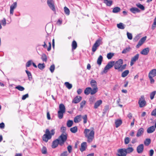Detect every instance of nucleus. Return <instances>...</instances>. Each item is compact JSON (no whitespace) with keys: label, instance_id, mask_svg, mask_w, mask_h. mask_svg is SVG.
Masks as SVG:
<instances>
[{"label":"nucleus","instance_id":"1","mask_svg":"<svg viewBox=\"0 0 156 156\" xmlns=\"http://www.w3.org/2000/svg\"><path fill=\"white\" fill-rule=\"evenodd\" d=\"M67 139V134L66 133L65 134H62L58 138V139L54 140L52 143V147L53 148H56L59 144L61 146H62Z\"/></svg>","mask_w":156,"mask_h":156},{"label":"nucleus","instance_id":"2","mask_svg":"<svg viewBox=\"0 0 156 156\" xmlns=\"http://www.w3.org/2000/svg\"><path fill=\"white\" fill-rule=\"evenodd\" d=\"M84 134L85 137L87 139V142H91L94 137V131L85 129L84 131Z\"/></svg>","mask_w":156,"mask_h":156},{"label":"nucleus","instance_id":"3","mask_svg":"<svg viewBox=\"0 0 156 156\" xmlns=\"http://www.w3.org/2000/svg\"><path fill=\"white\" fill-rule=\"evenodd\" d=\"M123 63V60L121 59H119L115 62L114 65L115 69L118 70L119 72H122L126 69V64L122 65Z\"/></svg>","mask_w":156,"mask_h":156},{"label":"nucleus","instance_id":"4","mask_svg":"<svg viewBox=\"0 0 156 156\" xmlns=\"http://www.w3.org/2000/svg\"><path fill=\"white\" fill-rule=\"evenodd\" d=\"M55 129H52L51 130L50 133L49 130L47 129L46 130L45 134L43 136V140L47 142L48 140L51 138L52 136L54 135L55 133Z\"/></svg>","mask_w":156,"mask_h":156},{"label":"nucleus","instance_id":"5","mask_svg":"<svg viewBox=\"0 0 156 156\" xmlns=\"http://www.w3.org/2000/svg\"><path fill=\"white\" fill-rule=\"evenodd\" d=\"M102 44V39L100 38L96 40L95 43L93 46L92 48V51L93 52H94L96 50L97 48L99 47L101 44Z\"/></svg>","mask_w":156,"mask_h":156},{"label":"nucleus","instance_id":"6","mask_svg":"<svg viewBox=\"0 0 156 156\" xmlns=\"http://www.w3.org/2000/svg\"><path fill=\"white\" fill-rule=\"evenodd\" d=\"M138 103L140 108L144 107L146 105V102L145 100L144 96H141L140 98L139 99Z\"/></svg>","mask_w":156,"mask_h":156},{"label":"nucleus","instance_id":"7","mask_svg":"<svg viewBox=\"0 0 156 156\" xmlns=\"http://www.w3.org/2000/svg\"><path fill=\"white\" fill-rule=\"evenodd\" d=\"M114 61H111L109 62L104 68L103 72L105 73H106L108 72V69L111 68L114 66Z\"/></svg>","mask_w":156,"mask_h":156},{"label":"nucleus","instance_id":"8","mask_svg":"<svg viewBox=\"0 0 156 156\" xmlns=\"http://www.w3.org/2000/svg\"><path fill=\"white\" fill-rule=\"evenodd\" d=\"M47 4L50 8L53 11H55V5L54 4V2L52 0H48Z\"/></svg>","mask_w":156,"mask_h":156},{"label":"nucleus","instance_id":"9","mask_svg":"<svg viewBox=\"0 0 156 156\" xmlns=\"http://www.w3.org/2000/svg\"><path fill=\"white\" fill-rule=\"evenodd\" d=\"M118 152L119 153L117 154L118 156H126L127 154L125 148L119 149Z\"/></svg>","mask_w":156,"mask_h":156},{"label":"nucleus","instance_id":"10","mask_svg":"<svg viewBox=\"0 0 156 156\" xmlns=\"http://www.w3.org/2000/svg\"><path fill=\"white\" fill-rule=\"evenodd\" d=\"M17 6V3L16 2H14L10 7V14L13 15V14L14 10L15 9Z\"/></svg>","mask_w":156,"mask_h":156},{"label":"nucleus","instance_id":"11","mask_svg":"<svg viewBox=\"0 0 156 156\" xmlns=\"http://www.w3.org/2000/svg\"><path fill=\"white\" fill-rule=\"evenodd\" d=\"M144 147L143 144L139 145L137 147L136 150L137 153L139 154L142 153L144 150Z\"/></svg>","mask_w":156,"mask_h":156},{"label":"nucleus","instance_id":"12","mask_svg":"<svg viewBox=\"0 0 156 156\" xmlns=\"http://www.w3.org/2000/svg\"><path fill=\"white\" fill-rule=\"evenodd\" d=\"M82 99V97L80 96H77L75 97L73 100L72 102L73 103L75 104L79 103Z\"/></svg>","mask_w":156,"mask_h":156},{"label":"nucleus","instance_id":"13","mask_svg":"<svg viewBox=\"0 0 156 156\" xmlns=\"http://www.w3.org/2000/svg\"><path fill=\"white\" fill-rule=\"evenodd\" d=\"M82 116L81 115H79L76 116L74 118V122L76 123L80 122L81 120Z\"/></svg>","mask_w":156,"mask_h":156},{"label":"nucleus","instance_id":"14","mask_svg":"<svg viewBox=\"0 0 156 156\" xmlns=\"http://www.w3.org/2000/svg\"><path fill=\"white\" fill-rule=\"evenodd\" d=\"M156 76V69L151 70L149 73L148 76L154 77Z\"/></svg>","mask_w":156,"mask_h":156},{"label":"nucleus","instance_id":"15","mask_svg":"<svg viewBox=\"0 0 156 156\" xmlns=\"http://www.w3.org/2000/svg\"><path fill=\"white\" fill-rule=\"evenodd\" d=\"M149 51V48H147L143 49L140 52V53L143 55H147Z\"/></svg>","mask_w":156,"mask_h":156},{"label":"nucleus","instance_id":"16","mask_svg":"<svg viewBox=\"0 0 156 156\" xmlns=\"http://www.w3.org/2000/svg\"><path fill=\"white\" fill-rule=\"evenodd\" d=\"M130 11L133 13H136L140 12V10L137 8L136 7H132L130 9Z\"/></svg>","mask_w":156,"mask_h":156},{"label":"nucleus","instance_id":"17","mask_svg":"<svg viewBox=\"0 0 156 156\" xmlns=\"http://www.w3.org/2000/svg\"><path fill=\"white\" fill-rule=\"evenodd\" d=\"M144 132V129L143 128H141L139 129L138 130L137 133L136 134V136L137 137H139L143 134Z\"/></svg>","mask_w":156,"mask_h":156},{"label":"nucleus","instance_id":"18","mask_svg":"<svg viewBox=\"0 0 156 156\" xmlns=\"http://www.w3.org/2000/svg\"><path fill=\"white\" fill-rule=\"evenodd\" d=\"M155 129V128L154 126H152L149 127L147 129V132L148 133H151L154 131Z\"/></svg>","mask_w":156,"mask_h":156},{"label":"nucleus","instance_id":"19","mask_svg":"<svg viewBox=\"0 0 156 156\" xmlns=\"http://www.w3.org/2000/svg\"><path fill=\"white\" fill-rule=\"evenodd\" d=\"M59 111L65 112L66 111V108L65 105L62 104H61L59 105Z\"/></svg>","mask_w":156,"mask_h":156},{"label":"nucleus","instance_id":"20","mask_svg":"<svg viewBox=\"0 0 156 156\" xmlns=\"http://www.w3.org/2000/svg\"><path fill=\"white\" fill-rule=\"evenodd\" d=\"M122 123V121L121 120L119 119L116 120L115 122L116 127H118L121 125Z\"/></svg>","mask_w":156,"mask_h":156},{"label":"nucleus","instance_id":"21","mask_svg":"<svg viewBox=\"0 0 156 156\" xmlns=\"http://www.w3.org/2000/svg\"><path fill=\"white\" fill-rule=\"evenodd\" d=\"M102 101L100 100L97 101L95 103L94 105V108H97L102 104Z\"/></svg>","mask_w":156,"mask_h":156},{"label":"nucleus","instance_id":"22","mask_svg":"<svg viewBox=\"0 0 156 156\" xmlns=\"http://www.w3.org/2000/svg\"><path fill=\"white\" fill-rule=\"evenodd\" d=\"M86 143L84 142L81 144L80 150L81 152L84 151L86 149Z\"/></svg>","mask_w":156,"mask_h":156},{"label":"nucleus","instance_id":"23","mask_svg":"<svg viewBox=\"0 0 156 156\" xmlns=\"http://www.w3.org/2000/svg\"><path fill=\"white\" fill-rule=\"evenodd\" d=\"M112 0H104V3L106 4L107 6H110L112 4Z\"/></svg>","mask_w":156,"mask_h":156},{"label":"nucleus","instance_id":"24","mask_svg":"<svg viewBox=\"0 0 156 156\" xmlns=\"http://www.w3.org/2000/svg\"><path fill=\"white\" fill-rule=\"evenodd\" d=\"M91 86L93 87H97V82L94 80H92L90 82Z\"/></svg>","mask_w":156,"mask_h":156},{"label":"nucleus","instance_id":"25","mask_svg":"<svg viewBox=\"0 0 156 156\" xmlns=\"http://www.w3.org/2000/svg\"><path fill=\"white\" fill-rule=\"evenodd\" d=\"M117 26L119 29H124L125 28V26L123 23H119L117 24Z\"/></svg>","mask_w":156,"mask_h":156},{"label":"nucleus","instance_id":"26","mask_svg":"<svg viewBox=\"0 0 156 156\" xmlns=\"http://www.w3.org/2000/svg\"><path fill=\"white\" fill-rule=\"evenodd\" d=\"M91 88L88 87L85 90L84 93L86 95H88L90 94L91 91Z\"/></svg>","mask_w":156,"mask_h":156},{"label":"nucleus","instance_id":"27","mask_svg":"<svg viewBox=\"0 0 156 156\" xmlns=\"http://www.w3.org/2000/svg\"><path fill=\"white\" fill-rule=\"evenodd\" d=\"M103 60V57L101 55H100L99 56V57L98 58L97 61V64L99 65H100L101 64Z\"/></svg>","mask_w":156,"mask_h":156},{"label":"nucleus","instance_id":"28","mask_svg":"<svg viewBox=\"0 0 156 156\" xmlns=\"http://www.w3.org/2000/svg\"><path fill=\"white\" fill-rule=\"evenodd\" d=\"M126 151V154H129L132 152L134 150V149L132 147H129L126 149L125 148Z\"/></svg>","mask_w":156,"mask_h":156},{"label":"nucleus","instance_id":"29","mask_svg":"<svg viewBox=\"0 0 156 156\" xmlns=\"http://www.w3.org/2000/svg\"><path fill=\"white\" fill-rule=\"evenodd\" d=\"M129 73V70H126L122 73L121 76L122 77H125Z\"/></svg>","mask_w":156,"mask_h":156},{"label":"nucleus","instance_id":"30","mask_svg":"<svg viewBox=\"0 0 156 156\" xmlns=\"http://www.w3.org/2000/svg\"><path fill=\"white\" fill-rule=\"evenodd\" d=\"M98 91V88L97 87H94L92 89L91 91L90 94L93 95L95 94Z\"/></svg>","mask_w":156,"mask_h":156},{"label":"nucleus","instance_id":"31","mask_svg":"<svg viewBox=\"0 0 156 156\" xmlns=\"http://www.w3.org/2000/svg\"><path fill=\"white\" fill-rule=\"evenodd\" d=\"M66 87L69 89H70L72 87V85L68 82H66L64 83Z\"/></svg>","mask_w":156,"mask_h":156},{"label":"nucleus","instance_id":"32","mask_svg":"<svg viewBox=\"0 0 156 156\" xmlns=\"http://www.w3.org/2000/svg\"><path fill=\"white\" fill-rule=\"evenodd\" d=\"M120 8L118 7H116L114 8L112 10V12L114 13H117L120 11Z\"/></svg>","mask_w":156,"mask_h":156},{"label":"nucleus","instance_id":"33","mask_svg":"<svg viewBox=\"0 0 156 156\" xmlns=\"http://www.w3.org/2000/svg\"><path fill=\"white\" fill-rule=\"evenodd\" d=\"M70 131L73 133H75L78 130L77 127L76 126H75L71 128L70 129Z\"/></svg>","mask_w":156,"mask_h":156},{"label":"nucleus","instance_id":"34","mask_svg":"<svg viewBox=\"0 0 156 156\" xmlns=\"http://www.w3.org/2000/svg\"><path fill=\"white\" fill-rule=\"evenodd\" d=\"M82 118L83 120V124H86L87 123V115H85L82 116Z\"/></svg>","mask_w":156,"mask_h":156},{"label":"nucleus","instance_id":"35","mask_svg":"<svg viewBox=\"0 0 156 156\" xmlns=\"http://www.w3.org/2000/svg\"><path fill=\"white\" fill-rule=\"evenodd\" d=\"M64 113H65V112L58 111V118L60 119H62L63 117V114Z\"/></svg>","mask_w":156,"mask_h":156},{"label":"nucleus","instance_id":"36","mask_svg":"<svg viewBox=\"0 0 156 156\" xmlns=\"http://www.w3.org/2000/svg\"><path fill=\"white\" fill-rule=\"evenodd\" d=\"M25 72H26V73L27 74V76L28 77L29 80H31L32 79V75H31V73L30 72H29V71H28V70H26L25 71Z\"/></svg>","mask_w":156,"mask_h":156},{"label":"nucleus","instance_id":"37","mask_svg":"<svg viewBox=\"0 0 156 156\" xmlns=\"http://www.w3.org/2000/svg\"><path fill=\"white\" fill-rule=\"evenodd\" d=\"M72 46L73 50H74L76 48L77 46V44L76 42L75 41H73Z\"/></svg>","mask_w":156,"mask_h":156},{"label":"nucleus","instance_id":"38","mask_svg":"<svg viewBox=\"0 0 156 156\" xmlns=\"http://www.w3.org/2000/svg\"><path fill=\"white\" fill-rule=\"evenodd\" d=\"M136 5L140 9L142 10H144L145 9L144 7L141 4L138 3L136 4Z\"/></svg>","mask_w":156,"mask_h":156},{"label":"nucleus","instance_id":"39","mask_svg":"<svg viewBox=\"0 0 156 156\" xmlns=\"http://www.w3.org/2000/svg\"><path fill=\"white\" fill-rule=\"evenodd\" d=\"M130 50V47H128L126 48L125 49H124L122 51V53L126 54V53L129 52Z\"/></svg>","mask_w":156,"mask_h":156},{"label":"nucleus","instance_id":"40","mask_svg":"<svg viewBox=\"0 0 156 156\" xmlns=\"http://www.w3.org/2000/svg\"><path fill=\"white\" fill-rule=\"evenodd\" d=\"M73 124V122L72 120H69L67 122V126L69 127H71Z\"/></svg>","mask_w":156,"mask_h":156},{"label":"nucleus","instance_id":"41","mask_svg":"<svg viewBox=\"0 0 156 156\" xmlns=\"http://www.w3.org/2000/svg\"><path fill=\"white\" fill-rule=\"evenodd\" d=\"M41 59L43 62H46L47 58L46 55L44 54H43L41 56Z\"/></svg>","mask_w":156,"mask_h":156},{"label":"nucleus","instance_id":"42","mask_svg":"<svg viewBox=\"0 0 156 156\" xmlns=\"http://www.w3.org/2000/svg\"><path fill=\"white\" fill-rule=\"evenodd\" d=\"M139 57V54H136L133 57L131 58V60H132L133 61L135 62L136 60H137Z\"/></svg>","mask_w":156,"mask_h":156},{"label":"nucleus","instance_id":"43","mask_svg":"<svg viewBox=\"0 0 156 156\" xmlns=\"http://www.w3.org/2000/svg\"><path fill=\"white\" fill-rule=\"evenodd\" d=\"M37 66L39 69L41 70L43 69L45 67V65L44 63H39L38 64Z\"/></svg>","mask_w":156,"mask_h":156},{"label":"nucleus","instance_id":"44","mask_svg":"<svg viewBox=\"0 0 156 156\" xmlns=\"http://www.w3.org/2000/svg\"><path fill=\"white\" fill-rule=\"evenodd\" d=\"M151 140L150 139H147L144 142V144L146 146H148L151 143Z\"/></svg>","mask_w":156,"mask_h":156},{"label":"nucleus","instance_id":"45","mask_svg":"<svg viewBox=\"0 0 156 156\" xmlns=\"http://www.w3.org/2000/svg\"><path fill=\"white\" fill-rule=\"evenodd\" d=\"M114 55V54L113 53H109L107 54V57L108 59H110L112 58Z\"/></svg>","mask_w":156,"mask_h":156},{"label":"nucleus","instance_id":"46","mask_svg":"<svg viewBox=\"0 0 156 156\" xmlns=\"http://www.w3.org/2000/svg\"><path fill=\"white\" fill-rule=\"evenodd\" d=\"M64 10L65 14H67V15H69V10L65 6L64 7Z\"/></svg>","mask_w":156,"mask_h":156},{"label":"nucleus","instance_id":"47","mask_svg":"<svg viewBox=\"0 0 156 156\" xmlns=\"http://www.w3.org/2000/svg\"><path fill=\"white\" fill-rule=\"evenodd\" d=\"M15 88L20 91H23L25 89L23 87L20 85H18L16 86Z\"/></svg>","mask_w":156,"mask_h":156},{"label":"nucleus","instance_id":"48","mask_svg":"<svg viewBox=\"0 0 156 156\" xmlns=\"http://www.w3.org/2000/svg\"><path fill=\"white\" fill-rule=\"evenodd\" d=\"M130 141V138L128 137H126L124 140V143L125 144H128Z\"/></svg>","mask_w":156,"mask_h":156},{"label":"nucleus","instance_id":"49","mask_svg":"<svg viewBox=\"0 0 156 156\" xmlns=\"http://www.w3.org/2000/svg\"><path fill=\"white\" fill-rule=\"evenodd\" d=\"M156 94V91H155L152 92L150 95V98L151 100H152L154 97V96Z\"/></svg>","mask_w":156,"mask_h":156},{"label":"nucleus","instance_id":"50","mask_svg":"<svg viewBox=\"0 0 156 156\" xmlns=\"http://www.w3.org/2000/svg\"><path fill=\"white\" fill-rule=\"evenodd\" d=\"M55 69V65L53 64L51 65L50 68V70L51 73H52L54 72Z\"/></svg>","mask_w":156,"mask_h":156},{"label":"nucleus","instance_id":"51","mask_svg":"<svg viewBox=\"0 0 156 156\" xmlns=\"http://www.w3.org/2000/svg\"><path fill=\"white\" fill-rule=\"evenodd\" d=\"M127 35L128 38L129 40H132L133 38L132 35L131 34L127 32Z\"/></svg>","mask_w":156,"mask_h":156},{"label":"nucleus","instance_id":"52","mask_svg":"<svg viewBox=\"0 0 156 156\" xmlns=\"http://www.w3.org/2000/svg\"><path fill=\"white\" fill-rule=\"evenodd\" d=\"M32 62V61L31 60H29L28 61L26 64V67H30L31 65Z\"/></svg>","mask_w":156,"mask_h":156},{"label":"nucleus","instance_id":"53","mask_svg":"<svg viewBox=\"0 0 156 156\" xmlns=\"http://www.w3.org/2000/svg\"><path fill=\"white\" fill-rule=\"evenodd\" d=\"M86 103V101H82L80 104V107L82 108L85 105Z\"/></svg>","mask_w":156,"mask_h":156},{"label":"nucleus","instance_id":"54","mask_svg":"<svg viewBox=\"0 0 156 156\" xmlns=\"http://www.w3.org/2000/svg\"><path fill=\"white\" fill-rule=\"evenodd\" d=\"M47 149L45 147H44L42 150V153L43 154H46L47 153Z\"/></svg>","mask_w":156,"mask_h":156},{"label":"nucleus","instance_id":"55","mask_svg":"<svg viewBox=\"0 0 156 156\" xmlns=\"http://www.w3.org/2000/svg\"><path fill=\"white\" fill-rule=\"evenodd\" d=\"M151 115L152 116H156V108L152 111Z\"/></svg>","mask_w":156,"mask_h":156},{"label":"nucleus","instance_id":"56","mask_svg":"<svg viewBox=\"0 0 156 156\" xmlns=\"http://www.w3.org/2000/svg\"><path fill=\"white\" fill-rule=\"evenodd\" d=\"M67 150L69 153H70L72 151V147L71 145H69L67 147Z\"/></svg>","mask_w":156,"mask_h":156},{"label":"nucleus","instance_id":"57","mask_svg":"<svg viewBox=\"0 0 156 156\" xmlns=\"http://www.w3.org/2000/svg\"><path fill=\"white\" fill-rule=\"evenodd\" d=\"M68 155V154L67 152L66 151H64L62 153L61 155L60 156H67Z\"/></svg>","mask_w":156,"mask_h":156},{"label":"nucleus","instance_id":"58","mask_svg":"<svg viewBox=\"0 0 156 156\" xmlns=\"http://www.w3.org/2000/svg\"><path fill=\"white\" fill-rule=\"evenodd\" d=\"M61 131L63 133H65L66 130V128L65 127L62 126L61 128Z\"/></svg>","mask_w":156,"mask_h":156},{"label":"nucleus","instance_id":"59","mask_svg":"<svg viewBox=\"0 0 156 156\" xmlns=\"http://www.w3.org/2000/svg\"><path fill=\"white\" fill-rule=\"evenodd\" d=\"M142 41H139L138 44L136 45V47L137 48H138L140 46H141L143 44Z\"/></svg>","mask_w":156,"mask_h":156},{"label":"nucleus","instance_id":"60","mask_svg":"<svg viewBox=\"0 0 156 156\" xmlns=\"http://www.w3.org/2000/svg\"><path fill=\"white\" fill-rule=\"evenodd\" d=\"M29 95L28 94H26L25 95H23L22 97V99L23 100H25L27 98H28Z\"/></svg>","mask_w":156,"mask_h":156},{"label":"nucleus","instance_id":"61","mask_svg":"<svg viewBox=\"0 0 156 156\" xmlns=\"http://www.w3.org/2000/svg\"><path fill=\"white\" fill-rule=\"evenodd\" d=\"M2 25L3 26H5L6 24V20L5 18H4L2 21Z\"/></svg>","mask_w":156,"mask_h":156},{"label":"nucleus","instance_id":"62","mask_svg":"<svg viewBox=\"0 0 156 156\" xmlns=\"http://www.w3.org/2000/svg\"><path fill=\"white\" fill-rule=\"evenodd\" d=\"M146 36L143 37L142 38L140 41H142V42L143 43L146 40Z\"/></svg>","mask_w":156,"mask_h":156},{"label":"nucleus","instance_id":"63","mask_svg":"<svg viewBox=\"0 0 156 156\" xmlns=\"http://www.w3.org/2000/svg\"><path fill=\"white\" fill-rule=\"evenodd\" d=\"M148 77L150 80L151 82V83H154V79L153 78V77L148 76Z\"/></svg>","mask_w":156,"mask_h":156},{"label":"nucleus","instance_id":"64","mask_svg":"<svg viewBox=\"0 0 156 156\" xmlns=\"http://www.w3.org/2000/svg\"><path fill=\"white\" fill-rule=\"evenodd\" d=\"M154 153V150L152 149L150 151V156H152V155H153Z\"/></svg>","mask_w":156,"mask_h":156}]
</instances>
